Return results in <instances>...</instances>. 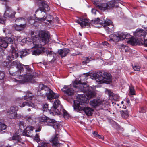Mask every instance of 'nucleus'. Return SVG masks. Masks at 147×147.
I'll list each match as a JSON object with an SVG mask.
<instances>
[{
    "mask_svg": "<svg viewBox=\"0 0 147 147\" xmlns=\"http://www.w3.org/2000/svg\"><path fill=\"white\" fill-rule=\"evenodd\" d=\"M6 10L4 14V18H14L16 12L13 11L10 7L7 5L6 6Z\"/></svg>",
    "mask_w": 147,
    "mask_h": 147,
    "instance_id": "obj_12",
    "label": "nucleus"
},
{
    "mask_svg": "<svg viewBox=\"0 0 147 147\" xmlns=\"http://www.w3.org/2000/svg\"><path fill=\"white\" fill-rule=\"evenodd\" d=\"M28 128H29V129H30V130L32 131H33L34 129V127L30 126H28Z\"/></svg>",
    "mask_w": 147,
    "mask_h": 147,
    "instance_id": "obj_51",
    "label": "nucleus"
},
{
    "mask_svg": "<svg viewBox=\"0 0 147 147\" xmlns=\"http://www.w3.org/2000/svg\"><path fill=\"white\" fill-rule=\"evenodd\" d=\"M42 20L45 21H46V23H47L48 25H49V24H50L51 22V20H46L47 19H41Z\"/></svg>",
    "mask_w": 147,
    "mask_h": 147,
    "instance_id": "obj_46",
    "label": "nucleus"
},
{
    "mask_svg": "<svg viewBox=\"0 0 147 147\" xmlns=\"http://www.w3.org/2000/svg\"><path fill=\"white\" fill-rule=\"evenodd\" d=\"M140 112L144 113L145 112V111L144 110V108H142L141 109V110L140 111Z\"/></svg>",
    "mask_w": 147,
    "mask_h": 147,
    "instance_id": "obj_56",
    "label": "nucleus"
},
{
    "mask_svg": "<svg viewBox=\"0 0 147 147\" xmlns=\"http://www.w3.org/2000/svg\"><path fill=\"white\" fill-rule=\"evenodd\" d=\"M102 101L99 99H94L90 102V105L93 107L99 106L102 103Z\"/></svg>",
    "mask_w": 147,
    "mask_h": 147,
    "instance_id": "obj_23",
    "label": "nucleus"
},
{
    "mask_svg": "<svg viewBox=\"0 0 147 147\" xmlns=\"http://www.w3.org/2000/svg\"><path fill=\"white\" fill-rule=\"evenodd\" d=\"M76 22L80 24L82 27L85 28L86 26L89 25L90 20L89 19H80L76 20Z\"/></svg>",
    "mask_w": 147,
    "mask_h": 147,
    "instance_id": "obj_16",
    "label": "nucleus"
},
{
    "mask_svg": "<svg viewBox=\"0 0 147 147\" xmlns=\"http://www.w3.org/2000/svg\"><path fill=\"white\" fill-rule=\"evenodd\" d=\"M31 35L34 44L36 42L38 43H40L41 45H45L49 42V36L45 31H40L37 35H34V32L31 31Z\"/></svg>",
    "mask_w": 147,
    "mask_h": 147,
    "instance_id": "obj_3",
    "label": "nucleus"
},
{
    "mask_svg": "<svg viewBox=\"0 0 147 147\" xmlns=\"http://www.w3.org/2000/svg\"><path fill=\"white\" fill-rule=\"evenodd\" d=\"M133 68L134 71H139L140 69V67L138 65H135L133 67Z\"/></svg>",
    "mask_w": 147,
    "mask_h": 147,
    "instance_id": "obj_41",
    "label": "nucleus"
},
{
    "mask_svg": "<svg viewBox=\"0 0 147 147\" xmlns=\"http://www.w3.org/2000/svg\"><path fill=\"white\" fill-rule=\"evenodd\" d=\"M61 90L68 96L73 95L74 93V90L69 86H64L63 88L61 89Z\"/></svg>",
    "mask_w": 147,
    "mask_h": 147,
    "instance_id": "obj_14",
    "label": "nucleus"
},
{
    "mask_svg": "<svg viewBox=\"0 0 147 147\" xmlns=\"http://www.w3.org/2000/svg\"><path fill=\"white\" fill-rule=\"evenodd\" d=\"M5 74L3 71H0V80H3L4 78Z\"/></svg>",
    "mask_w": 147,
    "mask_h": 147,
    "instance_id": "obj_42",
    "label": "nucleus"
},
{
    "mask_svg": "<svg viewBox=\"0 0 147 147\" xmlns=\"http://www.w3.org/2000/svg\"><path fill=\"white\" fill-rule=\"evenodd\" d=\"M90 61L89 59L87 57H86L85 58L84 60L83 61L82 63H88Z\"/></svg>",
    "mask_w": 147,
    "mask_h": 147,
    "instance_id": "obj_44",
    "label": "nucleus"
},
{
    "mask_svg": "<svg viewBox=\"0 0 147 147\" xmlns=\"http://www.w3.org/2000/svg\"><path fill=\"white\" fill-rule=\"evenodd\" d=\"M129 92L131 95H133L135 94L134 88L132 86L129 87Z\"/></svg>",
    "mask_w": 147,
    "mask_h": 147,
    "instance_id": "obj_35",
    "label": "nucleus"
},
{
    "mask_svg": "<svg viewBox=\"0 0 147 147\" xmlns=\"http://www.w3.org/2000/svg\"><path fill=\"white\" fill-rule=\"evenodd\" d=\"M42 11L39 9H38L36 10L35 12V13L36 14L38 12H39L40 13H42Z\"/></svg>",
    "mask_w": 147,
    "mask_h": 147,
    "instance_id": "obj_55",
    "label": "nucleus"
},
{
    "mask_svg": "<svg viewBox=\"0 0 147 147\" xmlns=\"http://www.w3.org/2000/svg\"><path fill=\"white\" fill-rule=\"evenodd\" d=\"M11 54L9 56L7 57L8 59L10 61L13 60L14 59H16L18 57H19L18 55V52L16 51H10Z\"/></svg>",
    "mask_w": 147,
    "mask_h": 147,
    "instance_id": "obj_24",
    "label": "nucleus"
},
{
    "mask_svg": "<svg viewBox=\"0 0 147 147\" xmlns=\"http://www.w3.org/2000/svg\"><path fill=\"white\" fill-rule=\"evenodd\" d=\"M0 46L5 48H7L8 46L4 38H0Z\"/></svg>",
    "mask_w": 147,
    "mask_h": 147,
    "instance_id": "obj_26",
    "label": "nucleus"
},
{
    "mask_svg": "<svg viewBox=\"0 0 147 147\" xmlns=\"http://www.w3.org/2000/svg\"><path fill=\"white\" fill-rule=\"evenodd\" d=\"M46 53V54L48 55H52V52L51 51H50L48 50H47L45 49V52Z\"/></svg>",
    "mask_w": 147,
    "mask_h": 147,
    "instance_id": "obj_45",
    "label": "nucleus"
},
{
    "mask_svg": "<svg viewBox=\"0 0 147 147\" xmlns=\"http://www.w3.org/2000/svg\"><path fill=\"white\" fill-rule=\"evenodd\" d=\"M33 97V94L28 91V100H31Z\"/></svg>",
    "mask_w": 147,
    "mask_h": 147,
    "instance_id": "obj_40",
    "label": "nucleus"
},
{
    "mask_svg": "<svg viewBox=\"0 0 147 147\" xmlns=\"http://www.w3.org/2000/svg\"><path fill=\"white\" fill-rule=\"evenodd\" d=\"M70 51L69 49L64 48L61 49L58 51L59 54L62 58L65 57L69 53Z\"/></svg>",
    "mask_w": 147,
    "mask_h": 147,
    "instance_id": "obj_21",
    "label": "nucleus"
},
{
    "mask_svg": "<svg viewBox=\"0 0 147 147\" xmlns=\"http://www.w3.org/2000/svg\"><path fill=\"white\" fill-rule=\"evenodd\" d=\"M3 121L2 120H0V133H1L2 130H5L6 128V126L2 122Z\"/></svg>",
    "mask_w": 147,
    "mask_h": 147,
    "instance_id": "obj_31",
    "label": "nucleus"
},
{
    "mask_svg": "<svg viewBox=\"0 0 147 147\" xmlns=\"http://www.w3.org/2000/svg\"><path fill=\"white\" fill-rule=\"evenodd\" d=\"M107 91L108 92L110 96L112 95V93L110 90H107Z\"/></svg>",
    "mask_w": 147,
    "mask_h": 147,
    "instance_id": "obj_53",
    "label": "nucleus"
},
{
    "mask_svg": "<svg viewBox=\"0 0 147 147\" xmlns=\"http://www.w3.org/2000/svg\"><path fill=\"white\" fill-rule=\"evenodd\" d=\"M35 73L33 69L29 68L28 66V83H30L34 84L36 82L34 79Z\"/></svg>",
    "mask_w": 147,
    "mask_h": 147,
    "instance_id": "obj_13",
    "label": "nucleus"
},
{
    "mask_svg": "<svg viewBox=\"0 0 147 147\" xmlns=\"http://www.w3.org/2000/svg\"><path fill=\"white\" fill-rule=\"evenodd\" d=\"M6 147H12L11 146L8 145V146H7Z\"/></svg>",
    "mask_w": 147,
    "mask_h": 147,
    "instance_id": "obj_63",
    "label": "nucleus"
},
{
    "mask_svg": "<svg viewBox=\"0 0 147 147\" xmlns=\"http://www.w3.org/2000/svg\"><path fill=\"white\" fill-rule=\"evenodd\" d=\"M39 121L41 124L47 123L46 125L52 126L55 129H57L59 126V123L56 121L45 116L41 117L39 118Z\"/></svg>",
    "mask_w": 147,
    "mask_h": 147,
    "instance_id": "obj_7",
    "label": "nucleus"
},
{
    "mask_svg": "<svg viewBox=\"0 0 147 147\" xmlns=\"http://www.w3.org/2000/svg\"><path fill=\"white\" fill-rule=\"evenodd\" d=\"M127 103H130V102L129 100H127Z\"/></svg>",
    "mask_w": 147,
    "mask_h": 147,
    "instance_id": "obj_62",
    "label": "nucleus"
},
{
    "mask_svg": "<svg viewBox=\"0 0 147 147\" xmlns=\"http://www.w3.org/2000/svg\"><path fill=\"white\" fill-rule=\"evenodd\" d=\"M94 23L103 26L108 34L112 33L114 31V25L110 19H96L94 21Z\"/></svg>",
    "mask_w": 147,
    "mask_h": 147,
    "instance_id": "obj_5",
    "label": "nucleus"
},
{
    "mask_svg": "<svg viewBox=\"0 0 147 147\" xmlns=\"http://www.w3.org/2000/svg\"><path fill=\"white\" fill-rule=\"evenodd\" d=\"M34 47L36 48H40V49H36L34 50L32 52L33 55H39L40 54H42L43 53L45 52V48L42 46L40 43H35Z\"/></svg>",
    "mask_w": 147,
    "mask_h": 147,
    "instance_id": "obj_9",
    "label": "nucleus"
},
{
    "mask_svg": "<svg viewBox=\"0 0 147 147\" xmlns=\"http://www.w3.org/2000/svg\"><path fill=\"white\" fill-rule=\"evenodd\" d=\"M121 40H123L125 39H130L132 38V36L127 33V32H122L121 33Z\"/></svg>",
    "mask_w": 147,
    "mask_h": 147,
    "instance_id": "obj_25",
    "label": "nucleus"
},
{
    "mask_svg": "<svg viewBox=\"0 0 147 147\" xmlns=\"http://www.w3.org/2000/svg\"><path fill=\"white\" fill-rule=\"evenodd\" d=\"M31 119V117H28V121H30V119Z\"/></svg>",
    "mask_w": 147,
    "mask_h": 147,
    "instance_id": "obj_61",
    "label": "nucleus"
},
{
    "mask_svg": "<svg viewBox=\"0 0 147 147\" xmlns=\"http://www.w3.org/2000/svg\"><path fill=\"white\" fill-rule=\"evenodd\" d=\"M92 1L94 3H97V2H99L100 0H92Z\"/></svg>",
    "mask_w": 147,
    "mask_h": 147,
    "instance_id": "obj_57",
    "label": "nucleus"
},
{
    "mask_svg": "<svg viewBox=\"0 0 147 147\" xmlns=\"http://www.w3.org/2000/svg\"><path fill=\"white\" fill-rule=\"evenodd\" d=\"M37 93L40 96L45 94L47 99L51 101L52 99L58 98L59 95L54 93L47 86L43 84H39L38 87Z\"/></svg>",
    "mask_w": 147,
    "mask_h": 147,
    "instance_id": "obj_2",
    "label": "nucleus"
},
{
    "mask_svg": "<svg viewBox=\"0 0 147 147\" xmlns=\"http://www.w3.org/2000/svg\"><path fill=\"white\" fill-rule=\"evenodd\" d=\"M40 130H41V129L39 128L38 129L36 130H35V132H39L40 131Z\"/></svg>",
    "mask_w": 147,
    "mask_h": 147,
    "instance_id": "obj_60",
    "label": "nucleus"
},
{
    "mask_svg": "<svg viewBox=\"0 0 147 147\" xmlns=\"http://www.w3.org/2000/svg\"><path fill=\"white\" fill-rule=\"evenodd\" d=\"M48 105L47 104H43V110L44 111H47L48 110Z\"/></svg>",
    "mask_w": 147,
    "mask_h": 147,
    "instance_id": "obj_38",
    "label": "nucleus"
},
{
    "mask_svg": "<svg viewBox=\"0 0 147 147\" xmlns=\"http://www.w3.org/2000/svg\"><path fill=\"white\" fill-rule=\"evenodd\" d=\"M96 137H97L98 138L100 139H102L103 138V136L100 135L98 134V135H97Z\"/></svg>",
    "mask_w": 147,
    "mask_h": 147,
    "instance_id": "obj_50",
    "label": "nucleus"
},
{
    "mask_svg": "<svg viewBox=\"0 0 147 147\" xmlns=\"http://www.w3.org/2000/svg\"><path fill=\"white\" fill-rule=\"evenodd\" d=\"M39 145L38 146V147H48V146L49 145V144L46 143H41L40 144L39 143H38Z\"/></svg>",
    "mask_w": 147,
    "mask_h": 147,
    "instance_id": "obj_36",
    "label": "nucleus"
},
{
    "mask_svg": "<svg viewBox=\"0 0 147 147\" xmlns=\"http://www.w3.org/2000/svg\"><path fill=\"white\" fill-rule=\"evenodd\" d=\"M34 140H35L38 143V142L40 141V139L39 138V135L38 134H36L34 138Z\"/></svg>",
    "mask_w": 147,
    "mask_h": 147,
    "instance_id": "obj_39",
    "label": "nucleus"
},
{
    "mask_svg": "<svg viewBox=\"0 0 147 147\" xmlns=\"http://www.w3.org/2000/svg\"><path fill=\"white\" fill-rule=\"evenodd\" d=\"M27 102H24L22 104H20L19 106L21 107H24L25 105H27Z\"/></svg>",
    "mask_w": 147,
    "mask_h": 147,
    "instance_id": "obj_48",
    "label": "nucleus"
},
{
    "mask_svg": "<svg viewBox=\"0 0 147 147\" xmlns=\"http://www.w3.org/2000/svg\"><path fill=\"white\" fill-rule=\"evenodd\" d=\"M12 139L17 142H21V138L20 136L17 134H15L12 137Z\"/></svg>",
    "mask_w": 147,
    "mask_h": 147,
    "instance_id": "obj_30",
    "label": "nucleus"
},
{
    "mask_svg": "<svg viewBox=\"0 0 147 147\" xmlns=\"http://www.w3.org/2000/svg\"><path fill=\"white\" fill-rule=\"evenodd\" d=\"M139 40L140 38L137 39L134 38H131L127 41V43L132 45H136L140 43L142 44L143 43V40L142 39V41H140V42L139 41Z\"/></svg>",
    "mask_w": 147,
    "mask_h": 147,
    "instance_id": "obj_22",
    "label": "nucleus"
},
{
    "mask_svg": "<svg viewBox=\"0 0 147 147\" xmlns=\"http://www.w3.org/2000/svg\"><path fill=\"white\" fill-rule=\"evenodd\" d=\"M16 45H12L11 46L10 51H16L15 49Z\"/></svg>",
    "mask_w": 147,
    "mask_h": 147,
    "instance_id": "obj_43",
    "label": "nucleus"
},
{
    "mask_svg": "<svg viewBox=\"0 0 147 147\" xmlns=\"http://www.w3.org/2000/svg\"><path fill=\"white\" fill-rule=\"evenodd\" d=\"M27 99H28V98H27V96H24V100H27Z\"/></svg>",
    "mask_w": 147,
    "mask_h": 147,
    "instance_id": "obj_59",
    "label": "nucleus"
},
{
    "mask_svg": "<svg viewBox=\"0 0 147 147\" xmlns=\"http://www.w3.org/2000/svg\"><path fill=\"white\" fill-rule=\"evenodd\" d=\"M134 34L136 37H140L141 38L144 39L146 34V32L143 29H138L136 30Z\"/></svg>",
    "mask_w": 147,
    "mask_h": 147,
    "instance_id": "obj_18",
    "label": "nucleus"
},
{
    "mask_svg": "<svg viewBox=\"0 0 147 147\" xmlns=\"http://www.w3.org/2000/svg\"><path fill=\"white\" fill-rule=\"evenodd\" d=\"M103 44L104 45H106L107 46H109V43H108L107 42H103Z\"/></svg>",
    "mask_w": 147,
    "mask_h": 147,
    "instance_id": "obj_52",
    "label": "nucleus"
},
{
    "mask_svg": "<svg viewBox=\"0 0 147 147\" xmlns=\"http://www.w3.org/2000/svg\"><path fill=\"white\" fill-rule=\"evenodd\" d=\"M141 16H142V18L145 17V16H144L143 15H142Z\"/></svg>",
    "mask_w": 147,
    "mask_h": 147,
    "instance_id": "obj_64",
    "label": "nucleus"
},
{
    "mask_svg": "<svg viewBox=\"0 0 147 147\" xmlns=\"http://www.w3.org/2000/svg\"><path fill=\"white\" fill-rule=\"evenodd\" d=\"M91 12L92 14L96 15L97 13H98V11H97L96 9H92L91 10Z\"/></svg>",
    "mask_w": 147,
    "mask_h": 147,
    "instance_id": "obj_47",
    "label": "nucleus"
},
{
    "mask_svg": "<svg viewBox=\"0 0 147 147\" xmlns=\"http://www.w3.org/2000/svg\"><path fill=\"white\" fill-rule=\"evenodd\" d=\"M121 49L123 50H124L126 52H128L129 49V48L128 46L123 44L121 45Z\"/></svg>",
    "mask_w": 147,
    "mask_h": 147,
    "instance_id": "obj_34",
    "label": "nucleus"
},
{
    "mask_svg": "<svg viewBox=\"0 0 147 147\" xmlns=\"http://www.w3.org/2000/svg\"><path fill=\"white\" fill-rule=\"evenodd\" d=\"M80 80V83L77 81H75L73 83V87L84 93H86L85 95H84V97L83 96L81 98L82 100V103L76 104L74 102V104L73 105L74 109L76 111H84L87 116H91L93 113V109L89 107H86L84 103L88 102L89 99L94 97L95 95L94 91L91 90V88L89 87V85L86 84V82H81Z\"/></svg>",
    "mask_w": 147,
    "mask_h": 147,
    "instance_id": "obj_1",
    "label": "nucleus"
},
{
    "mask_svg": "<svg viewBox=\"0 0 147 147\" xmlns=\"http://www.w3.org/2000/svg\"><path fill=\"white\" fill-rule=\"evenodd\" d=\"M26 26V24H20V25H16L15 27V29L17 31H21L23 30Z\"/></svg>",
    "mask_w": 147,
    "mask_h": 147,
    "instance_id": "obj_28",
    "label": "nucleus"
},
{
    "mask_svg": "<svg viewBox=\"0 0 147 147\" xmlns=\"http://www.w3.org/2000/svg\"><path fill=\"white\" fill-rule=\"evenodd\" d=\"M114 2L110 1L107 3H104L98 5V7L100 10L105 11L112 8L114 6Z\"/></svg>",
    "mask_w": 147,
    "mask_h": 147,
    "instance_id": "obj_11",
    "label": "nucleus"
},
{
    "mask_svg": "<svg viewBox=\"0 0 147 147\" xmlns=\"http://www.w3.org/2000/svg\"><path fill=\"white\" fill-rule=\"evenodd\" d=\"M111 76L109 73L107 72L97 73L95 78L96 82L100 84L105 83L107 84H110L112 82Z\"/></svg>",
    "mask_w": 147,
    "mask_h": 147,
    "instance_id": "obj_6",
    "label": "nucleus"
},
{
    "mask_svg": "<svg viewBox=\"0 0 147 147\" xmlns=\"http://www.w3.org/2000/svg\"><path fill=\"white\" fill-rule=\"evenodd\" d=\"M5 20V19H0V23L3 24H4Z\"/></svg>",
    "mask_w": 147,
    "mask_h": 147,
    "instance_id": "obj_49",
    "label": "nucleus"
},
{
    "mask_svg": "<svg viewBox=\"0 0 147 147\" xmlns=\"http://www.w3.org/2000/svg\"><path fill=\"white\" fill-rule=\"evenodd\" d=\"M122 118H126L129 116V112L127 110H122L120 111Z\"/></svg>",
    "mask_w": 147,
    "mask_h": 147,
    "instance_id": "obj_29",
    "label": "nucleus"
},
{
    "mask_svg": "<svg viewBox=\"0 0 147 147\" xmlns=\"http://www.w3.org/2000/svg\"><path fill=\"white\" fill-rule=\"evenodd\" d=\"M4 38L8 45V44L13 43V41L11 38L6 37Z\"/></svg>",
    "mask_w": 147,
    "mask_h": 147,
    "instance_id": "obj_33",
    "label": "nucleus"
},
{
    "mask_svg": "<svg viewBox=\"0 0 147 147\" xmlns=\"http://www.w3.org/2000/svg\"><path fill=\"white\" fill-rule=\"evenodd\" d=\"M18 78L20 79L18 80L15 79L16 82H18V83L23 84L28 81V75L26 73L25 74H22L18 76Z\"/></svg>",
    "mask_w": 147,
    "mask_h": 147,
    "instance_id": "obj_17",
    "label": "nucleus"
},
{
    "mask_svg": "<svg viewBox=\"0 0 147 147\" xmlns=\"http://www.w3.org/2000/svg\"><path fill=\"white\" fill-rule=\"evenodd\" d=\"M59 107L60 108H61L62 106L60 104V101L58 100H56L53 104V107H51V109L49 110V113L51 114H52L53 115L60 114L61 111L62 110L64 117L65 118H68L69 115L67 112L62 108L59 110Z\"/></svg>",
    "mask_w": 147,
    "mask_h": 147,
    "instance_id": "obj_4",
    "label": "nucleus"
},
{
    "mask_svg": "<svg viewBox=\"0 0 147 147\" xmlns=\"http://www.w3.org/2000/svg\"><path fill=\"white\" fill-rule=\"evenodd\" d=\"M18 55H19V57L22 58L23 57L26 56L27 54V52L25 51H21L18 52Z\"/></svg>",
    "mask_w": 147,
    "mask_h": 147,
    "instance_id": "obj_32",
    "label": "nucleus"
},
{
    "mask_svg": "<svg viewBox=\"0 0 147 147\" xmlns=\"http://www.w3.org/2000/svg\"><path fill=\"white\" fill-rule=\"evenodd\" d=\"M20 128L21 130L23 131V135L26 136H28L27 132L26 130L27 127L25 125L24 123L22 121H20L19 124Z\"/></svg>",
    "mask_w": 147,
    "mask_h": 147,
    "instance_id": "obj_20",
    "label": "nucleus"
},
{
    "mask_svg": "<svg viewBox=\"0 0 147 147\" xmlns=\"http://www.w3.org/2000/svg\"><path fill=\"white\" fill-rule=\"evenodd\" d=\"M18 110L17 106L11 107L9 110L7 111V115L8 117L10 119H15L17 117V113L16 111Z\"/></svg>",
    "mask_w": 147,
    "mask_h": 147,
    "instance_id": "obj_10",
    "label": "nucleus"
},
{
    "mask_svg": "<svg viewBox=\"0 0 147 147\" xmlns=\"http://www.w3.org/2000/svg\"><path fill=\"white\" fill-rule=\"evenodd\" d=\"M58 139V134H55L50 139V142L52 143V145L53 147H58L59 145Z\"/></svg>",
    "mask_w": 147,
    "mask_h": 147,
    "instance_id": "obj_15",
    "label": "nucleus"
},
{
    "mask_svg": "<svg viewBox=\"0 0 147 147\" xmlns=\"http://www.w3.org/2000/svg\"><path fill=\"white\" fill-rule=\"evenodd\" d=\"M93 134L94 136L96 137L97 135H98V134L97 132L94 131L93 133Z\"/></svg>",
    "mask_w": 147,
    "mask_h": 147,
    "instance_id": "obj_54",
    "label": "nucleus"
},
{
    "mask_svg": "<svg viewBox=\"0 0 147 147\" xmlns=\"http://www.w3.org/2000/svg\"><path fill=\"white\" fill-rule=\"evenodd\" d=\"M34 105L33 103L31 102L30 101L29 102H28V106L29 107H31V109L28 108V111H30V110L31 109H33V107H34Z\"/></svg>",
    "mask_w": 147,
    "mask_h": 147,
    "instance_id": "obj_37",
    "label": "nucleus"
},
{
    "mask_svg": "<svg viewBox=\"0 0 147 147\" xmlns=\"http://www.w3.org/2000/svg\"><path fill=\"white\" fill-rule=\"evenodd\" d=\"M42 6V8L43 9V11L45 12L46 11H48L50 9V8L47 4V2H44L41 3Z\"/></svg>",
    "mask_w": 147,
    "mask_h": 147,
    "instance_id": "obj_27",
    "label": "nucleus"
},
{
    "mask_svg": "<svg viewBox=\"0 0 147 147\" xmlns=\"http://www.w3.org/2000/svg\"><path fill=\"white\" fill-rule=\"evenodd\" d=\"M111 38L109 41H114L117 42L119 40H121V33L120 34L118 33H116L115 34H112L111 35Z\"/></svg>",
    "mask_w": 147,
    "mask_h": 147,
    "instance_id": "obj_19",
    "label": "nucleus"
},
{
    "mask_svg": "<svg viewBox=\"0 0 147 147\" xmlns=\"http://www.w3.org/2000/svg\"><path fill=\"white\" fill-rule=\"evenodd\" d=\"M23 65H22L19 62V61L16 60L13 61L11 64L10 66V68L9 70V74L12 75L18 76L17 74V72H13L12 71V68L15 67H16L18 69V72H20L21 74V72H23L24 71V68Z\"/></svg>",
    "mask_w": 147,
    "mask_h": 147,
    "instance_id": "obj_8",
    "label": "nucleus"
},
{
    "mask_svg": "<svg viewBox=\"0 0 147 147\" xmlns=\"http://www.w3.org/2000/svg\"><path fill=\"white\" fill-rule=\"evenodd\" d=\"M27 39V38H26V39H23L22 40V41L23 42H26V40Z\"/></svg>",
    "mask_w": 147,
    "mask_h": 147,
    "instance_id": "obj_58",
    "label": "nucleus"
}]
</instances>
